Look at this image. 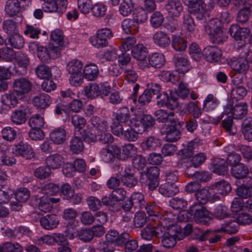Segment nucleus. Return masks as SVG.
I'll return each mask as SVG.
<instances>
[{
    "mask_svg": "<svg viewBox=\"0 0 252 252\" xmlns=\"http://www.w3.org/2000/svg\"><path fill=\"white\" fill-rule=\"evenodd\" d=\"M173 60L176 68L175 70L172 72L162 71L160 72L159 77L164 82L177 84L181 79V75L184 76L191 69L192 67L188 56L185 55H175Z\"/></svg>",
    "mask_w": 252,
    "mask_h": 252,
    "instance_id": "obj_1",
    "label": "nucleus"
},
{
    "mask_svg": "<svg viewBox=\"0 0 252 252\" xmlns=\"http://www.w3.org/2000/svg\"><path fill=\"white\" fill-rule=\"evenodd\" d=\"M228 63L231 68L229 76L231 78L232 82L235 85L242 84L249 67L247 62L242 59L233 57L229 60Z\"/></svg>",
    "mask_w": 252,
    "mask_h": 252,
    "instance_id": "obj_2",
    "label": "nucleus"
},
{
    "mask_svg": "<svg viewBox=\"0 0 252 252\" xmlns=\"http://www.w3.org/2000/svg\"><path fill=\"white\" fill-rule=\"evenodd\" d=\"M205 32L209 35L211 41L215 44H221L226 39L222 24L218 18H212L204 26Z\"/></svg>",
    "mask_w": 252,
    "mask_h": 252,
    "instance_id": "obj_3",
    "label": "nucleus"
},
{
    "mask_svg": "<svg viewBox=\"0 0 252 252\" xmlns=\"http://www.w3.org/2000/svg\"><path fill=\"white\" fill-rule=\"evenodd\" d=\"M159 169L157 166L147 167L140 173V182L148 190L153 191L159 186Z\"/></svg>",
    "mask_w": 252,
    "mask_h": 252,
    "instance_id": "obj_4",
    "label": "nucleus"
},
{
    "mask_svg": "<svg viewBox=\"0 0 252 252\" xmlns=\"http://www.w3.org/2000/svg\"><path fill=\"white\" fill-rule=\"evenodd\" d=\"M33 47L36 48L37 57L43 63H49L51 59H56L61 56L60 47H55L53 43H49L47 47L35 42L29 46L30 48Z\"/></svg>",
    "mask_w": 252,
    "mask_h": 252,
    "instance_id": "obj_5",
    "label": "nucleus"
},
{
    "mask_svg": "<svg viewBox=\"0 0 252 252\" xmlns=\"http://www.w3.org/2000/svg\"><path fill=\"white\" fill-rule=\"evenodd\" d=\"M83 63L78 60H73L67 64L66 69L70 75L69 79L71 85L80 86L83 83Z\"/></svg>",
    "mask_w": 252,
    "mask_h": 252,
    "instance_id": "obj_6",
    "label": "nucleus"
},
{
    "mask_svg": "<svg viewBox=\"0 0 252 252\" xmlns=\"http://www.w3.org/2000/svg\"><path fill=\"white\" fill-rule=\"evenodd\" d=\"M184 236L182 229L178 226H172L166 229V231L163 233L161 238V242L164 247L172 248L177 243V240L183 239Z\"/></svg>",
    "mask_w": 252,
    "mask_h": 252,
    "instance_id": "obj_7",
    "label": "nucleus"
},
{
    "mask_svg": "<svg viewBox=\"0 0 252 252\" xmlns=\"http://www.w3.org/2000/svg\"><path fill=\"white\" fill-rule=\"evenodd\" d=\"M184 123L178 119H172L170 123L168 124L166 128L165 138L167 141L177 142L181 138V132Z\"/></svg>",
    "mask_w": 252,
    "mask_h": 252,
    "instance_id": "obj_8",
    "label": "nucleus"
},
{
    "mask_svg": "<svg viewBox=\"0 0 252 252\" xmlns=\"http://www.w3.org/2000/svg\"><path fill=\"white\" fill-rule=\"evenodd\" d=\"M99 155L105 163H113L116 160L122 159L121 148L117 145H107L100 150Z\"/></svg>",
    "mask_w": 252,
    "mask_h": 252,
    "instance_id": "obj_9",
    "label": "nucleus"
},
{
    "mask_svg": "<svg viewBox=\"0 0 252 252\" xmlns=\"http://www.w3.org/2000/svg\"><path fill=\"white\" fill-rule=\"evenodd\" d=\"M114 116L113 122L111 125V130L117 129L118 126L120 127L127 125L130 120V113L129 109L126 107L120 108L116 113H114Z\"/></svg>",
    "mask_w": 252,
    "mask_h": 252,
    "instance_id": "obj_10",
    "label": "nucleus"
},
{
    "mask_svg": "<svg viewBox=\"0 0 252 252\" xmlns=\"http://www.w3.org/2000/svg\"><path fill=\"white\" fill-rule=\"evenodd\" d=\"M157 94V104L159 107H166L171 110L178 107V98L172 93L170 92L169 95L166 92H162L161 89Z\"/></svg>",
    "mask_w": 252,
    "mask_h": 252,
    "instance_id": "obj_11",
    "label": "nucleus"
},
{
    "mask_svg": "<svg viewBox=\"0 0 252 252\" xmlns=\"http://www.w3.org/2000/svg\"><path fill=\"white\" fill-rule=\"evenodd\" d=\"M189 213L193 216L195 221L208 225L211 220L209 216V212L206 208L197 203L192 205L189 209Z\"/></svg>",
    "mask_w": 252,
    "mask_h": 252,
    "instance_id": "obj_12",
    "label": "nucleus"
},
{
    "mask_svg": "<svg viewBox=\"0 0 252 252\" xmlns=\"http://www.w3.org/2000/svg\"><path fill=\"white\" fill-rule=\"evenodd\" d=\"M113 36L111 30L108 28L101 29L97 31L95 35L91 36L89 40L92 45L99 48L108 45V39Z\"/></svg>",
    "mask_w": 252,
    "mask_h": 252,
    "instance_id": "obj_13",
    "label": "nucleus"
},
{
    "mask_svg": "<svg viewBox=\"0 0 252 252\" xmlns=\"http://www.w3.org/2000/svg\"><path fill=\"white\" fill-rule=\"evenodd\" d=\"M13 154L17 157H22L26 159H31L34 158L35 153L32 147L27 142L20 141L12 148Z\"/></svg>",
    "mask_w": 252,
    "mask_h": 252,
    "instance_id": "obj_14",
    "label": "nucleus"
},
{
    "mask_svg": "<svg viewBox=\"0 0 252 252\" xmlns=\"http://www.w3.org/2000/svg\"><path fill=\"white\" fill-rule=\"evenodd\" d=\"M59 193L63 199L68 200L73 204H78L82 201L81 194L76 193L68 183L62 185Z\"/></svg>",
    "mask_w": 252,
    "mask_h": 252,
    "instance_id": "obj_15",
    "label": "nucleus"
},
{
    "mask_svg": "<svg viewBox=\"0 0 252 252\" xmlns=\"http://www.w3.org/2000/svg\"><path fill=\"white\" fill-rule=\"evenodd\" d=\"M213 7V5L211 3L208 7H206L204 2L201 4L197 3L190 7V14L198 20L206 21L207 18H210L209 11Z\"/></svg>",
    "mask_w": 252,
    "mask_h": 252,
    "instance_id": "obj_16",
    "label": "nucleus"
},
{
    "mask_svg": "<svg viewBox=\"0 0 252 252\" xmlns=\"http://www.w3.org/2000/svg\"><path fill=\"white\" fill-rule=\"evenodd\" d=\"M112 133L125 140L128 141H135L138 138V134L142 133L141 129H133L129 126L124 129V126H118L117 129L112 131Z\"/></svg>",
    "mask_w": 252,
    "mask_h": 252,
    "instance_id": "obj_17",
    "label": "nucleus"
},
{
    "mask_svg": "<svg viewBox=\"0 0 252 252\" xmlns=\"http://www.w3.org/2000/svg\"><path fill=\"white\" fill-rule=\"evenodd\" d=\"M32 83L27 78L21 77L15 79L13 83V90L23 98L31 91Z\"/></svg>",
    "mask_w": 252,
    "mask_h": 252,
    "instance_id": "obj_18",
    "label": "nucleus"
},
{
    "mask_svg": "<svg viewBox=\"0 0 252 252\" xmlns=\"http://www.w3.org/2000/svg\"><path fill=\"white\" fill-rule=\"evenodd\" d=\"M120 172L121 183L123 186L132 188L137 185V177L130 166L126 167L124 171L122 169Z\"/></svg>",
    "mask_w": 252,
    "mask_h": 252,
    "instance_id": "obj_19",
    "label": "nucleus"
},
{
    "mask_svg": "<svg viewBox=\"0 0 252 252\" xmlns=\"http://www.w3.org/2000/svg\"><path fill=\"white\" fill-rule=\"evenodd\" d=\"M28 112L27 104L26 103L21 104L18 108L12 112L11 115L12 122L18 125L24 124L27 120Z\"/></svg>",
    "mask_w": 252,
    "mask_h": 252,
    "instance_id": "obj_20",
    "label": "nucleus"
},
{
    "mask_svg": "<svg viewBox=\"0 0 252 252\" xmlns=\"http://www.w3.org/2000/svg\"><path fill=\"white\" fill-rule=\"evenodd\" d=\"M229 32L236 41L245 42L250 34V30L247 28L241 27L238 24H233L229 29Z\"/></svg>",
    "mask_w": 252,
    "mask_h": 252,
    "instance_id": "obj_21",
    "label": "nucleus"
},
{
    "mask_svg": "<svg viewBox=\"0 0 252 252\" xmlns=\"http://www.w3.org/2000/svg\"><path fill=\"white\" fill-rule=\"evenodd\" d=\"M207 156L205 153H199L192 156L190 158L188 159L185 164V173L187 175L192 174L189 172L190 168L194 167L198 168L202 165L206 161Z\"/></svg>",
    "mask_w": 252,
    "mask_h": 252,
    "instance_id": "obj_22",
    "label": "nucleus"
},
{
    "mask_svg": "<svg viewBox=\"0 0 252 252\" xmlns=\"http://www.w3.org/2000/svg\"><path fill=\"white\" fill-rule=\"evenodd\" d=\"M161 86L158 83L152 84L149 89H146L143 94L139 96L138 103L141 106L145 105L150 102L153 95L157 94L160 91Z\"/></svg>",
    "mask_w": 252,
    "mask_h": 252,
    "instance_id": "obj_23",
    "label": "nucleus"
},
{
    "mask_svg": "<svg viewBox=\"0 0 252 252\" xmlns=\"http://www.w3.org/2000/svg\"><path fill=\"white\" fill-rule=\"evenodd\" d=\"M202 55L207 61L216 63L220 60L222 53L219 47L216 46H209L203 50Z\"/></svg>",
    "mask_w": 252,
    "mask_h": 252,
    "instance_id": "obj_24",
    "label": "nucleus"
},
{
    "mask_svg": "<svg viewBox=\"0 0 252 252\" xmlns=\"http://www.w3.org/2000/svg\"><path fill=\"white\" fill-rule=\"evenodd\" d=\"M14 195L18 202H13L11 205L13 210L19 211L22 207L20 203L25 202L28 200L30 197L31 193L28 189L21 187L17 189Z\"/></svg>",
    "mask_w": 252,
    "mask_h": 252,
    "instance_id": "obj_25",
    "label": "nucleus"
},
{
    "mask_svg": "<svg viewBox=\"0 0 252 252\" xmlns=\"http://www.w3.org/2000/svg\"><path fill=\"white\" fill-rule=\"evenodd\" d=\"M210 170L215 174L224 176L228 173V165L224 159L216 158L211 164Z\"/></svg>",
    "mask_w": 252,
    "mask_h": 252,
    "instance_id": "obj_26",
    "label": "nucleus"
},
{
    "mask_svg": "<svg viewBox=\"0 0 252 252\" xmlns=\"http://www.w3.org/2000/svg\"><path fill=\"white\" fill-rule=\"evenodd\" d=\"M39 222L42 228L48 230L56 228L60 223L58 216L55 214L47 215L41 217Z\"/></svg>",
    "mask_w": 252,
    "mask_h": 252,
    "instance_id": "obj_27",
    "label": "nucleus"
},
{
    "mask_svg": "<svg viewBox=\"0 0 252 252\" xmlns=\"http://www.w3.org/2000/svg\"><path fill=\"white\" fill-rule=\"evenodd\" d=\"M51 103V96L45 93L38 94L32 99L33 105L37 109H45L49 107Z\"/></svg>",
    "mask_w": 252,
    "mask_h": 252,
    "instance_id": "obj_28",
    "label": "nucleus"
},
{
    "mask_svg": "<svg viewBox=\"0 0 252 252\" xmlns=\"http://www.w3.org/2000/svg\"><path fill=\"white\" fill-rule=\"evenodd\" d=\"M22 98L23 97L22 96H20L18 93L13 90L2 95L1 102L4 105L8 106L9 108H14L19 103V100Z\"/></svg>",
    "mask_w": 252,
    "mask_h": 252,
    "instance_id": "obj_29",
    "label": "nucleus"
},
{
    "mask_svg": "<svg viewBox=\"0 0 252 252\" xmlns=\"http://www.w3.org/2000/svg\"><path fill=\"white\" fill-rule=\"evenodd\" d=\"M161 146V140L156 136H149L141 143L143 150L156 151Z\"/></svg>",
    "mask_w": 252,
    "mask_h": 252,
    "instance_id": "obj_30",
    "label": "nucleus"
},
{
    "mask_svg": "<svg viewBox=\"0 0 252 252\" xmlns=\"http://www.w3.org/2000/svg\"><path fill=\"white\" fill-rule=\"evenodd\" d=\"M210 189L211 191H213V193L216 192L225 195L231 191V186L228 182L221 180L212 185Z\"/></svg>",
    "mask_w": 252,
    "mask_h": 252,
    "instance_id": "obj_31",
    "label": "nucleus"
},
{
    "mask_svg": "<svg viewBox=\"0 0 252 252\" xmlns=\"http://www.w3.org/2000/svg\"><path fill=\"white\" fill-rule=\"evenodd\" d=\"M121 27L125 33L134 34L138 32L139 26L132 18H126L122 21Z\"/></svg>",
    "mask_w": 252,
    "mask_h": 252,
    "instance_id": "obj_32",
    "label": "nucleus"
},
{
    "mask_svg": "<svg viewBox=\"0 0 252 252\" xmlns=\"http://www.w3.org/2000/svg\"><path fill=\"white\" fill-rule=\"evenodd\" d=\"M67 132L62 127L56 128L50 133L51 141L56 144L63 143L66 140Z\"/></svg>",
    "mask_w": 252,
    "mask_h": 252,
    "instance_id": "obj_33",
    "label": "nucleus"
},
{
    "mask_svg": "<svg viewBox=\"0 0 252 252\" xmlns=\"http://www.w3.org/2000/svg\"><path fill=\"white\" fill-rule=\"evenodd\" d=\"M154 42L161 48H166L169 46L171 43L169 35L165 32L159 31L153 35Z\"/></svg>",
    "mask_w": 252,
    "mask_h": 252,
    "instance_id": "obj_34",
    "label": "nucleus"
},
{
    "mask_svg": "<svg viewBox=\"0 0 252 252\" xmlns=\"http://www.w3.org/2000/svg\"><path fill=\"white\" fill-rule=\"evenodd\" d=\"M165 8L172 17H178L183 10L182 4L179 0H169Z\"/></svg>",
    "mask_w": 252,
    "mask_h": 252,
    "instance_id": "obj_35",
    "label": "nucleus"
},
{
    "mask_svg": "<svg viewBox=\"0 0 252 252\" xmlns=\"http://www.w3.org/2000/svg\"><path fill=\"white\" fill-rule=\"evenodd\" d=\"M4 11L9 17L17 15L24 11L17 0H7L6 1Z\"/></svg>",
    "mask_w": 252,
    "mask_h": 252,
    "instance_id": "obj_36",
    "label": "nucleus"
},
{
    "mask_svg": "<svg viewBox=\"0 0 252 252\" xmlns=\"http://www.w3.org/2000/svg\"><path fill=\"white\" fill-rule=\"evenodd\" d=\"M231 173L235 178L243 179L249 173V167L247 165L241 162L231 168Z\"/></svg>",
    "mask_w": 252,
    "mask_h": 252,
    "instance_id": "obj_37",
    "label": "nucleus"
},
{
    "mask_svg": "<svg viewBox=\"0 0 252 252\" xmlns=\"http://www.w3.org/2000/svg\"><path fill=\"white\" fill-rule=\"evenodd\" d=\"M149 64L155 68H160L165 64L164 56L160 53L155 52L150 54L148 56Z\"/></svg>",
    "mask_w": 252,
    "mask_h": 252,
    "instance_id": "obj_38",
    "label": "nucleus"
},
{
    "mask_svg": "<svg viewBox=\"0 0 252 252\" xmlns=\"http://www.w3.org/2000/svg\"><path fill=\"white\" fill-rule=\"evenodd\" d=\"M134 207V211L143 210L145 207L146 200L144 194L139 192H133L129 197Z\"/></svg>",
    "mask_w": 252,
    "mask_h": 252,
    "instance_id": "obj_39",
    "label": "nucleus"
},
{
    "mask_svg": "<svg viewBox=\"0 0 252 252\" xmlns=\"http://www.w3.org/2000/svg\"><path fill=\"white\" fill-rule=\"evenodd\" d=\"M156 209V205L153 204H148L146 202L145 207H144V209L146 211L147 213L149 216H154L160 219L159 222L161 223H164L166 224L167 222L171 221V219L168 217L167 214L164 215H158V212H157L155 209Z\"/></svg>",
    "mask_w": 252,
    "mask_h": 252,
    "instance_id": "obj_40",
    "label": "nucleus"
},
{
    "mask_svg": "<svg viewBox=\"0 0 252 252\" xmlns=\"http://www.w3.org/2000/svg\"><path fill=\"white\" fill-rule=\"evenodd\" d=\"M158 191L164 196H172L179 192V188L175 184L165 183L161 185L158 188Z\"/></svg>",
    "mask_w": 252,
    "mask_h": 252,
    "instance_id": "obj_41",
    "label": "nucleus"
},
{
    "mask_svg": "<svg viewBox=\"0 0 252 252\" xmlns=\"http://www.w3.org/2000/svg\"><path fill=\"white\" fill-rule=\"evenodd\" d=\"M98 73V68L94 63L86 65L83 70V77L90 81L94 80L97 77Z\"/></svg>",
    "mask_w": 252,
    "mask_h": 252,
    "instance_id": "obj_42",
    "label": "nucleus"
},
{
    "mask_svg": "<svg viewBox=\"0 0 252 252\" xmlns=\"http://www.w3.org/2000/svg\"><path fill=\"white\" fill-rule=\"evenodd\" d=\"M131 55L137 61H145L147 56V48L142 44L135 45L131 50Z\"/></svg>",
    "mask_w": 252,
    "mask_h": 252,
    "instance_id": "obj_43",
    "label": "nucleus"
},
{
    "mask_svg": "<svg viewBox=\"0 0 252 252\" xmlns=\"http://www.w3.org/2000/svg\"><path fill=\"white\" fill-rule=\"evenodd\" d=\"M199 140L194 139L188 143L187 145L182 149L179 153L185 158H190L194 153V150L199 146Z\"/></svg>",
    "mask_w": 252,
    "mask_h": 252,
    "instance_id": "obj_44",
    "label": "nucleus"
},
{
    "mask_svg": "<svg viewBox=\"0 0 252 252\" xmlns=\"http://www.w3.org/2000/svg\"><path fill=\"white\" fill-rule=\"evenodd\" d=\"M46 164L51 169H58L64 162L63 157L60 154H55L47 157L45 159Z\"/></svg>",
    "mask_w": 252,
    "mask_h": 252,
    "instance_id": "obj_45",
    "label": "nucleus"
},
{
    "mask_svg": "<svg viewBox=\"0 0 252 252\" xmlns=\"http://www.w3.org/2000/svg\"><path fill=\"white\" fill-rule=\"evenodd\" d=\"M213 193L210 189L203 188L201 189H199L195 193V198L197 201V204L203 205L205 204L211 198V194Z\"/></svg>",
    "mask_w": 252,
    "mask_h": 252,
    "instance_id": "obj_46",
    "label": "nucleus"
},
{
    "mask_svg": "<svg viewBox=\"0 0 252 252\" xmlns=\"http://www.w3.org/2000/svg\"><path fill=\"white\" fill-rule=\"evenodd\" d=\"M139 122L141 125L142 133L153 129L156 124V119L151 115L144 114L139 119Z\"/></svg>",
    "mask_w": 252,
    "mask_h": 252,
    "instance_id": "obj_47",
    "label": "nucleus"
},
{
    "mask_svg": "<svg viewBox=\"0 0 252 252\" xmlns=\"http://www.w3.org/2000/svg\"><path fill=\"white\" fill-rule=\"evenodd\" d=\"M248 106L246 102H237L235 104L232 116L235 119H242L248 113Z\"/></svg>",
    "mask_w": 252,
    "mask_h": 252,
    "instance_id": "obj_48",
    "label": "nucleus"
},
{
    "mask_svg": "<svg viewBox=\"0 0 252 252\" xmlns=\"http://www.w3.org/2000/svg\"><path fill=\"white\" fill-rule=\"evenodd\" d=\"M11 76L9 67L0 66V91H4L8 88L7 80Z\"/></svg>",
    "mask_w": 252,
    "mask_h": 252,
    "instance_id": "obj_49",
    "label": "nucleus"
},
{
    "mask_svg": "<svg viewBox=\"0 0 252 252\" xmlns=\"http://www.w3.org/2000/svg\"><path fill=\"white\" fill-rule=\"evenodd\" d=\"M119 233L116 230H111L108 231L105 235L106 241L104 244L103 249L105 252H113V248H109V244H116L117 238H118Z\"/></svg>",
    "mask_w": 252,
    "mask_h": 252,
    "instance_id": "obj_50",
    "label": "nucleus"
},
{
    "mask_svg": "<svg viewBox=\"0 0 252 252\" xmlns=\"http://www.w3.org/2000/svg\"><path fill=\"white\" fill-rule=\"evenodd\" d=\"M154 115L156 118V120L159 123H166L169 122L170 123V120L174 118L175 116L174 112L170 111L168 112L167 111L163 109H158L154 113Z\"/></svg>",
    "mask_w": 252,
    "mask_h": 252,
    "instance_id": "obj_51",
    "label": "nucleus"
},
{
    "mask_svg": "<svg viewBox=\"0 0 252 252\" xmlns=\"http://www.w3.org/2000/svg\"><path fill=\"white\" fill-rule=\"evenodd\" d=\"M51 169L47 164L35 168L33 174L38 180H43L49 178L51 176Z\"/></svg>",
    "mask_w": 252,
    "mask_h": 252,
    "instance_id": "obj_52",
    "label": "nucleus"
},
{
    "mask_svg": "<svg viewBox=\"0 0 252 252\" xmlns=\"http://www.w3.org/2000/svg\"><path fill=\"white\" fill-rule=\"evenodd\" d=\"M242 132L244 138L248 141H252V118H247L242 124Z\"/></svg>",
    "mask_w": 252,
    "mask_h": 252,
    "instance_id": "obj_53",
    "label": "nucleus"
},
{
    "mask_svg": "<svg viewBox=\"0 0 252 252\" xmlns=\"http://www.w3.org/2000/svg\"><path fill=\"white\" fill-rule=\"evenodd\" d=\"M63 32L60 30H55L51 32L50 35L52 42L50 43L54 44L55 47H60V53L63 47Z\"/></svg>",
    "mask_w": 252,
    "mask_h": 252,
    "instance_id": "obj_54",
    "label": "nucleus"
},
{
    "mask_svg": "<svg viewBox=\"0 0 252 252\" xmlns=\"http://www.w3.org/2000/svg\"><path fill=\"white\" fill-rule=\"evenodd\" d=\"M247 94L246 88L243 86L236 85L232 88L230 94V97L236 102L239 100L243 99Z\"/></svg>",
    "mask_w": 252,
    "mask_h": 252,
    "instance_id": "obj_55",
    "label": "nucleus"
},
{
    "mask_svg": "<svg viewBox=\"0 0 252 252\" xmlns=\"http://www.w3.org/2000/svg\"><path fill=\"white\" fill-rule=\"evenodd\" d=\"M107 6L101 2L94 3L92 6L91 12L92 15L96 18L103 17L106 14Z\"/></svg>",
    "mask_w": 252,
    "mask_h": 252,
    "instance_id": "obj_56",
    "label": "nucleus"
},
{
    "mask_svg": "<svg viewBox=\"0 0 252 252\" xmlns=\"http://www.w3.org/2000/svg\"><path fill=\"white\" fill-rule=\"evenodd\" d=\"M132 19L138 25L143 24L147 21L148 19V13L143 7H137L133 11Z\"/></svg>",
    "mask_w": 252,
    "mask_h": 252,
    "instance_id": "obj_57",
    "label": "nucleus"
},
{
    "mask_svg": "<svg viewBox=\"0 0 252 252\" xmlns=\"http://www.w3.org/2000/svg\"><path fill=\"white\" fill-rule=\"evenodd\" d=\"M24 39L19 33L10 35L8 38L7 45H10L11 47L15 49H21L24 45Z\"/></svg>",
    "mask_w": 252,
    "mask_h": 252,
    "instance_id": "obj_58",
    "label": "nucleus"
},
{
    "mask_svg": "<svg viewBox=\"0 0 252 252\" xmlns=\"http://www.w3.org/2000/svg\"><path fill=\"white\" fill-rule=\"evenodd\" d=\"M172 46L177 51H183L187 47V42L184 38L180 35L172 36Z\"/></svg>",
    "mask_w": 252,
    "mask_h": 252,
    "instance_id": "obj_59",
    "label": "nucleus"
},
{
    "mask_svg": "<svg viewBox=\"0 0 252 252\" xmlns=\"http://www.w3.org/2000/svg\"><path fill=\"white\" fill-rule=\"evenodd\" d=\"M164 21L163 15L158 11L154 12L150 19V24L155 29L160 28L163 25Z\"/></svg>",
    "mask_w": 252,
    "mask_h": 252,
    "instance_id": "obj_60",
    "label": "nucleus"
},
{
    "mask_svg": "<svg viewBox=\"0 0 252 252\" xmlns=\"http://www.w3.org/2000/svg\"><path fill=\"white\" fill-rule=\"evenodd\" d=\"M219 101L212 94H209L204 101L203 110L204 111H211L218 106Z\"/></svg>",
    "mask_w": 252,
    "mask_h": 252,
    "instance_id": "obj_61",
    "label": "nucleus"
},
{
    "mask_svg": "<svg viewBox=\"0 0 252 252\" xmlns=\"http://www.w3.org/2000/svg\"><path fill=\"white\" fill-rule=\"evenodd\" d=\"M3 29L5 32L11 35L19 33L18 23L12 19H7L3 21Z\"/></svg>",
    "mask_w": 252,
    "mask_h": 252,
    "instance_id": "obj_62",
    "label": "nucleus"
},
{
    "mask_svg": "<svg viewBox=\"0 0 252 252\" xmlns=\"http://www.w3.org/2000/svg\"><path fill=\"white\" fill-rule=\"evenodd\" d=\"M98 84L93 83L85 86L83 92L85 96L88 98L93 99L98 97Z\"/></svg>",
    "mask_w": 252,
    "mask_h": 252,
    "instance_id": "obj_63",
    "label": "nucleus"
},
{
    "mask_svg": "<svg viewBox=\"0 0 252 252\" xmlns=\"http://www.w3.org/2000/svg\"><path fill=\"white\" fill-rule=\"evenodd\" d=\"M90 121L93 126L98 131L104 132L108 128L106 121L100 117L93 116L92 117Z\"/></svg>",
    "mask_w": 252,
    "mask_h": 252,
    "instance_id": "obj_64",
    "label": "nucleus"
}]
</instances>
